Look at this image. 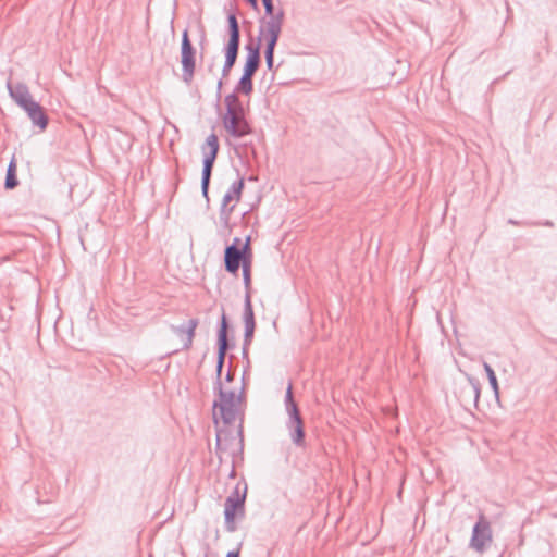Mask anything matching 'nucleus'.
<instances>
[{
  "label": "nucleus",
  "mask_w": 557,
  "mask_h": 557,
  "mask_svg": "<svg viewBox=\"0 0 557 557\" xmlns=\"http://www.w3.org/2000/svg\"><path fill=\"white\" fill-rule=\"evenodd\" d=\"M468 381L470 386L468 388H462L461 393L463 396H468L472 398L474 407H478V403L481 394V385L478 379L473 376H468Z\"/></svg>",
  "instance_id": "obj_16"
},
{
  "label": "nucleus",
  "mask_w": 557,
  "mask_h": 557,
  "mask_svg": "<svg viewBox=\"0 0 557 557\" xmlns=\"http://www.w3.org/2000/svg\"><path fill=\"white\" fill-rule=\"evenodd\" d=\"M267 17L275 16L273 0L262 1Z\"/></svg>",
  "instance_id": "obj_27"
},
{
  "label": "nucleus",
  "mask_w": 557,
  "mask_h": 557,
  "mask_svg": "<svg viewBox=\"0 0 557 557\" xmlns=\"http://www.w3.org/2000/svg\"><path fill=\"white\" fill-rule=\"evenodd\" d=\"M245 502L233 498H226L224 504V523L227 532H235L237 527L236 519L245 517Z\"/></svg>",
  "instance_id": "obj_10"
},
{
  "label": "nucleus",
  "mask_w": 557,
  "mask_h": 557,
  "mask_svg": "<svg viewBox=\"0 0 557 557\" xmlns=\"http://www.w3.org/2000/svg\"><path fill=\"white\" fill-rule=\"evenodd\" d=\"M492 542V529L490 522L483 515H480L479 520L472 529L470 539V547L478 553H483L487 544Z\"/></svg>",
  "instance_id": "obj_8"
},
{
  "label": "nucleus",
  "mask_w": 557,
  "mask_h": 557,
  "mask_svg": "<svg viewBox=\"0 0 557 557\" xmlns=\"http://www.w3.org/2000/svg\"><path fill=\"white\" fill-rule=\"evenodd\" d=\"M238 435L240 436V441H239L240 447H243V433H242V430H239Z\"/></svg>",
  "instance_id": "obj_40"
},
{
  "label": "nucleus",
  "mask_w": 557,
  "mask_h": 557,
  "mask_svg": "<svg viewBox=\"0 0 557 557\" xmlns=\"http://www.w3.org/2000/svg\"><path fill=\"white\" fill-rule=\"evenodd\" d=\"M253 76L247 73H243L237 85L235 86V92L244 95H250L253 91Z\"/></svg>",
  "instance_id": "obj_19"
},
{
  "label": "nucleus",
  "mask_w": 557,
  "mask_h": 557,
  "mask_svg": "<svg viewBox=\"0 0 557 557\" xmlns=\"http://www.w3.org/2000/svg\"><path fill=\"white\" fill-rule=\"evenodd\" d=\"M236 94L234 91L224 99L226 110L222 123L232 137L242 138L252 134V127L246 119L245 109Z\"/></svg>",
  "instance_id": "obj_2"
},
{
  "label": "nucleus",
  "mask_w": 557,
  "mask_h": 557,
  "mask_svg": "<svg viewBox=\"0 0 557 557\" xmlns=\"http://www.w3.org/2000/svg\"><path fill=\"white\" fill-rule=\"evenodd\" d=\"M23 110L27 113L33 125L40 131H45L49 124V117L45 109L35 100L29 102Z\"/></svg>",
  "instance_id": "obj_11"
},
{
  "label": "nucleus",
  "mask_w": 557,
  "mask_h": 557,
  "mask_svg": "<svg viewBox=\"0 0 557 557\" xmlns=\"http://www.w3.org/2000/svg\"><path fill=\"white\" fill-rule=\"evenodd\" d=\"M222 85H223V82H222V79H220V81L218 82V92H219V94H220V90H221V88H222Z\"/></svg>",
  "instance_id": "obj_39"
},
{
  "label": "nucleus",
  "mask_w": 557,
  "mask_h": 557,
  "mask_svg": "<svg viewBox=\"0 0 557 557\" xmlns=\"http://www.w3.org/2000/svg\"><path fill=\"white\" fill-rule=\"evenodd\" d=\"M281 35H264L265 50L264 52L274 53Z\"/></svg>",
  "instance_id": "obj_26"
},
{
  "label": "nucleus",
  "mask_w": 557,
  "mask_h": 557,
  "mask_svg": "<svg viewBox=\"0 0 557 557\" xmlns=\"http://www.w3.org/2000/svg\"><path fill=\"white\" fill-rule=\"evenodd\" d=\"M212 171L202 170L201 172V194L207 200V202L210 201L209 198V187L211 182Z\"/></svg>",
  "instance_id": "obj_22"
},
{
  "label": "nucleus",
  "mask_w": 557,
  "mask_h": 557,
  "mask_svg": "<svg viewBox=\"0 0 557 557\" xmlns=\"http://www.w3.org/2000/svg\"><path fill=\"white\" fill-rule=\"evenodd\" d=\"M255 312L251 302V295L245 294L243 320L253 319Z\"/></svg>",
  "instance_id": "obj_25"
},
{
  "label": "nucleus",
  "mask_w": 557,
  "mask_h": 557,
  "mask_svg": "<svg viewBox=\"0 0 557 557\" xmlns=\"http://www.w3.org/2000/svg\"><path fill=\"white\" fill-rule=\"evenodd\" d=\"M483 368H484V371L486 373V376L488 379V383L494 392V395L496 398L499 397V386H498V382H497V377H496V374H495V371L493 370V368L487 363V362H483Z\"/></svg>",
  "instance_id": "obj_20"
},
{
  "label": "nucleus",
  "mask_w": 557,
  "mask_h": 557,
  "mask_svg": "<svg viewBox=\"0 0 557 557\" xmlns=\"http://www.w3.org/2000/svg\"><path fill=\"white\" fill-rule=\"evenodd\" d=\"M215 160L203 156L202 170L213 171Z\"/></svg>",
  "instance_id": "obj_28"
},
{
  "label": "nucleus",
  "mask_w": 557,
  "mask_h": 557,
  "mask_svg": "<svg viewBox=\"0 0 557 557\" xmlns=\"http://www.w3.org/2000/svg\"><path fill=\"white\" fill-rule=\"evenodd\" d=\"M201 149L203 156L216 160L220 150L218 136L214 133L210 134L207 137L205 145L201 147Z\"/></svg>",
  "instance_id": "obj_14"
},
{
  "label": "nucleus",
  "mask_w": 557,
  "mask_h": 557,
  "mask_svg": "<svg viewBox=\"0 0 557 557\" xmlns=\"http://www.w3.org/2000/svg\"><path fill=\"white\" fill-rule=\"evenodd\" d=\"M247 483L243 480V482H238L232 493L226 498H233L237 500H246L247 497Z\"/></svg>",
  "instance_id": "obj_21"
},
{
  "label": "nucleus",
  "mask_w": 557,
  "mask_h": 557,
  "mask_svg": "<svg viewBox=\"0 0 557 557\" xmlns=\"http://www.w3.org/2000/svg\"><path fill=\"white\" fill-rule=\"evenodd\" d=\"M228 442L233 443L234 437L222 430H218L216 432V443H215V454L219 458V461L222 462V455L228 449Z\"/></svg>",
  "instance_id": "obj_15"
},
{
  "label": "nucleus",
  "mask_w": 557,
  "mask_h": 557,
  "mask_svg": "<svg viewBox=\"0 0 557 557\" xmlns=\"http://www.w3.org/2000/svg\"><path fill=\"white\" fill-rule=\"evenodd\" d=\"M524 224L528 226H540V225L548 226V227L554 226V223L550 220H546L544 222H531V223H524Z\"/></svg>",
  "instance_id": "obj_32"
},
{
  "label": "nucleus",
  "mask_w": 557,
  "mask_h": 557,
  "mask_svg": "<svg viewBox=\"0 0 557 557\" xmlns=\"http://www.w3.org/2000/svg\"><path fill=\"white\" fill-rule=\"evenodd\" d=\"M245 187L244 177H239L237 181L233 182L226 194L224 195L220 208L219 220L224 228H230L231 215L235 209V205L228 207V203L233 200L238 202L242 198V194Z\"/></svg>",
  "instance_id": "obj_7"
},
{
  "label": "nucleus",
  "mask_w": 557,
  "mask_h": 557,
  "mask_svg": "<svg viewBox=\"0 0 557 557\" xmlns=\"http://www.w3.org/2000/svg\"><path fill=\"white\" fill-rule=\"evenodd\" d=\"M18 185V180L16 176V161L13 157L8 165L5 180H4V187L5 189H14Z\"/></svg>",
  "instance_id": "obj_17"
},
{
  "label": "nucleus",
  "mask_w": 557,
  "mask_h": 557,
  "mask_svg": "<svg viewBox=\"0 0 557 557\" xmlns=\"http://www.w3.org/2000/svg\"><path fill=\"white\" fill-rule=\"evenodd\" d=\"M228 41L223 48L225 61L222 69V77H227L237 61L240 46V27L235 13L227 15Z\"/></svg>",
  "instance_id": "obj_5"
},
{
  "label": "nucleus",
  "mask_w": 557,
  "mask_h": 557,
  "mask_svg": "<svg viewBox=\"0 0 557 557\" xmlns=\"http://www.w3.org/2000/svg\"><path fill=\"white\" fill-rule=\"evenodd\" d=\"M221 320L218 329V356L215 367V382L213 384V392L218 395V399L213 401V418L214 422L218 423V417L223 421L224 424H232L238 413V404L244 399L245 391V379L243 377V387L239 395L236 397L234 391H225L222 384V371L225 363V357L228 350L234 347V343L228 338V332L231 329L228 318L222 307Z\"/></svg>",
  "instance_id": "obj_1"
},
{
  "label": "nucleus",
  "mask_w": 557,
  "mask_h": 557,
  "mask_svg": "<svg viewBox=\"0 0 557 557\" xmlns=\"http://www.w3.org/2000/svg\"><path fill=\"white\" fill-rule=\"evenodd\" d=\"M284 406L287 413L285 426L288 431L292 443L299 448L306 447L305 421L300 409L293 395V385L288 384L284 398Z\"/></svg>",
  "instance_id": "obj_3"
},
{
  "label": "nucleus",
  "mask_w": 557,
  "mask_h": 557,
  "mask_svg": "<svg viewBox=\"0 0 557 557\" xmlns=\"http://www.w3.org/2000/svg\"><path fill=\"white\" fill-rule=\"evenodd\" d=\"M199 324V320L198 319H189L186 323V332H185V338H184V342H183V347L182 349L184 350H188L191 348L193 346V341H194V337H195V332H196V329Z\"/></svg>",
  "instance_id": "obj_18"
},
{
  "label": "nucleus",
  "mask_w": 557,
  "mask_h": 557,
  "mask_svg": "<svg viewBox=\"0 0 557 557\" xmlns=\"http://www.w3.org/2000/svg\"><path fill=\"white\" fill-rule=\"evenodd\" d=\"M240 239L235 237L231 245L224 249V268L232 275L237 276L239 268L246 263H252V249L250 237H247L245 244L240 247Z\"/></svg>",
  "instance_id": "obj_4"
},
{
  "label": "nucleus",
  "mask_w": 557,
  "mask_h": 557,
  "mask_svg": "<svg viewBox=\"0 0 557 557\" xmlns=\"http://www.w3.org/2000/svg\"><path fill=\"white\" fill-rule=\"evenodd\" d=\"M249 346L250 345H246V342L244 341L243 343V350H242V355H243V358L247 360V362L249 363V358H248V349H249Z\"/></svg>",
  "instance_id": "obj_33"
},
{
  "label": "nucleus",
  "mask_w": 557,
  "mask_h": 557,
  "mask_svg": "<svg viewBox=\"0 0 557 557\" xmlns=\"http://www.w3.org/2000/svg\"><path fill=\"white\" fill-rule=\"evenodd\" d=\"M235 476H236V471H235V468H234V465H233L232 469H231V472H230V478L234 479Z\"/></svg>",
  "instance_id": "obj_38"
},
{
  "label": "nucleus",
  "mask_w": 557,
  "mask_h": 557,
  "mask_svg": "<svg viewBox=\"0 0 557 557\" xmlns=\"http://www.w3.org/2000/svg\"><path fill=\"white\" fill-rule=\"evenodd\" d=\"M260 22L264 24V27L262 25L260 26L263 28L262 35H281L284 23V11L281 9L276 12L275 16L268 17V20L262 18Z\"/></svg>",
  "instance_id": "obj_13"
},
{
  "label": "nucleus",
  "mask_w": 557,
  "mask_h": 557,
  "mask_svg": "<svg viewBox=\"0 0 557 557\" xmlns=\"http://www.w3.org/2000/svg\"><path fill=\"white\" fill-rule=\"evenodd\" d=\"M255 11H259L258 0H245Z\"/></svg>",
  "instance_id": "obj_34"
},
{
  "label": "nucleus",
  "mask_w": 557,
  "mask_h": 557,
  "mask_svg": "<svg viewBox=\"0 0 557 557\" xmlns=\"http://www.w3.org/2000/svg\"><path fill=\"white\" fill-rule=\"evenodd\" d=\"M245 324V331H244V338L246 342V345H250L253 338L255 330H256V319H248L244 320Z\"/></svg>",
  "instance_id": "obj_23"
},
{
  "label": "nucleus",
  "mask_w": 557,
  "mask_h": 557,
  "mask_svg": "<svg viewBox=\"0 0 557 557\" xmlns=\"http://www.w3.org/2000/svg\"><path fill=\"white\" fill-rule=\"evenodd\" d=\"M524 223L525 222H520V221H517L515 219H508V224H511V225H523V226H527Z\"/></svg>",
  "instance_id": "obj_37"
},
{
  "label": "nucleus",
  "mask_w": 557,
  "mask_h": 557,
  "mask_svg": "<svg viewBox=\"0 0 557 557\" xmlns=\"http://www.w3.org/2000/svg\"><path fill=\"white\" fill-rule=\"evenodd\" d=\"M265 64L269 71L274 70V53L264 52Z\"/></svg>",
  "instance_id": "obj_29"
},
{
  "label": "nucleus",
  "mask_w": 557,
  "mask_h": 557,
  "mask_svg": "<svg viewBox=\"0 0 557 557\" xmlns=\"http://www.w3.org/2000/svg\"><path fill=\"white\" fill-rule=\"evenodd\" d=\"M171 330L177 336H183V335H185V332H186V324H182L178 326L172 325Z\"/></svg>",
  "instance_id": "obj_30"
},
{
  "label": "nucleus",
  "mask_w": 557,
  "mask_h": 557,
  "mask_svg": "<svg viewBox=\"0 0 557 557\" xmlns=\"http://www.w3.org/2000/svg\"><path fill=\"white\" fill-rule=\"evenodd\" d=\"M226 557H240V552H239V548L235 549V550H231L226 554Z\"/></svg>",
  "instance_id": "obj_36"
},
{
  "label": "nucleus",
  "mask_w": 557,
  "mask_h": 557,
  "mask_svg": "<svg viewBox=\"0 0 557 557\" xmlns=\"http://www.w3.org/2000/svg\"><path fill=\"white\" fill-rule=\"evenodd\" d=\"M506 11H507V20L511 18L512 16V10L510 8V4L507 0H505Z\"/></svg>",
  "instance_id": "obj_35"
},
{
  "label": "nucleus",
  "mask_w": 557,
  "mask_h": 557,
  "mask_svg": "<svg viewBox=\"0 0 557 557\" xmlns=\"http://www.w3.org/2000/svg\"><path fill=\"white\" fill-rule=\"evenodd\" d=\"M235 379V370L233 369L232 367V363L230 362V366H228V369H227V372H226V375H225V381L227 383H232Z\"/></svg>",
  "instance_id": "obj_31"
},
{
  "label": "nucleus",
  "mask_w": 557,
  "mask_h": 557,
  "mask_svg": "<svg viewBox=\"0 0 557 557\" xmlns=\"http://www.w3.org/2000/svg\"><path fill=\"white\" fill-rule=\"evenodd\" d=\"M251 265H252V263H246L242 268L245 294H249V295H251Z\"/></svg>",
  "instance_id": "obj_24"
},
{
  "label": "nucleus",
  "mask_w": 557,
  "mask_h": 557,
  "mask_svg": "<svg viewBox=\"0 0 557 557\" xmlns=\"http://www.w3.org/2000/svg\"><path fill=\"white\" fill-rule=\"evenodd\" d=\"M263 34V28H259V36L257 41L253 42L252 38L249 42L245 45V50L247 51L243 73H247L250 75H255L260 67L261 64V36Z\"/></svg>",
  "instance_id": "obj_9"
},
{
  "label": "nucleus",
  "mask_w": 557,
  "mask_h": 557,
  "mask_svg": "<svg viewBox=\"0 0 557 557\" xmlns=\"http://www.w3.org/2000/svg\"><path fill=\"white\" fill-rule=\"evenodd\" d=\"M8 91L10 97L16 102L22 109L25 108L34 99L29 92L26 84L17 83L12 84L10 81L7 83Z\"/></svg>",
  "instance_id": "obj_12"
},
{
  "label": "nucleus",
  "mask_w": 557,
  "mask_h": 557,
  "mask_svg": "<svg viewBox=\"0 0 557 557\" xmlns=\"http://www.w3.org/2000/svg\"><path fill=\"white\" fill-rule=\"evenodd\" d=\"M181 63L183 70L182 78L189 85L193 82L196 69V49L193 46L187 29L182 34Z\"/></svg>",
  "instance_id": "obj_6"
}]
</instances>
